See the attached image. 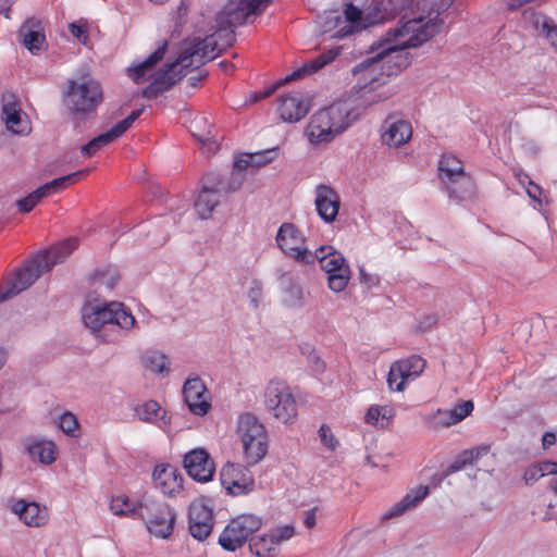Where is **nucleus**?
<instances>
[{"instance_id":"f257e3e1","label":"nucleus","mask_w":557,"mask_h":557,"mask_svg":"<svg viewBox=\"0 0 557 557\" xmlns=\"http://www.w3.org/2000/svg\"><path fill=\"white\" fill-rule=\"evenodd\" d=\"M454 0H419L412 17L401 26L389 29L384 38L385 47L376 53L388 75L406 69L411 57L406 50L418 48L441 33L444 21L440 17Z\"/></svg>"},{"instance_id":"f03ea898","label":"nucleus","mask_w":557,"mask_h":557,"mask_svg":"<svg viewBox=\"0 0 557 557\" xmlns=\"http://www.w3.org/2000/svg\"><path fill=\"white\" fill-rule=\"evenodd\" d=\"M272 0H228L216 15L218 29L211 36L194 40L173 62L171 67L197 69L215 59L235 41L233 26L243 25L250 15L261 14Z\"/></svg>"},{"instance_id":"7ed1b4c3","label":"nucleus","mask_w":557,"mask_h":557,"mask_svg":"<svg viewBox=\"0 0 557 557\" xmlns=\"http://www.w3.org/2000/svg\"><path fill=\"white\" fill-rule=\"evenodd\" d=\"M82 319L85 326L106 343L117 341L124 331L133 329L136 323L134 315L117 301H88L82 308Z\"/></svg>"},{"instance_id":"20e7f679","label":"nucleus","mask_w":557,"mask_h":557,"mask_svg":"<svg viewBox=\"0 0 557 557\" xmlns=\"http://www.w3.org/2000/svg\"><path fill=\"white\" fill-rule=\"evenodd\" d=\"M383 74V65L376 54L367 57L352 67L354 86L350 90V120L358 119L369 107L385 98L376 91V87L382 84Z\"/></svg>"},{"instance_id":"39448f33","label":"nucleus","mask_w":557,"mask_h":557,"mask_svg":"<svg viewBox=\"0 0 557 557\" xmlns=\"http://www.w3.org/2000/svg\"><path fill=\"white\" fill-rule=\"evenodd\" d=\"M77 245L78 240L76 238H69L45 252L36 255L23 268L16 271L10 286L0 290V302L27 289L42 273L63 262Z\"/></svg>"},{"instance_id":"423d86ee","label":"nucleus","mask_w":557,"mask_h":557,"mask_svg":"<svg viewBox=\"0 0 557 557\" xmlns=\"http://www.w3.org/2000/svg\"><path fill=\"white\" fill-rule=\"evenodd\" d=\"M419 0H380L363 13L350 0V35L400 15L399 26L409 21Z\"/></svg>"},{"instance_id":"0eeeda50","label":"nucleus","mask_w":557,"mask_h":557,"mask_svg":"<svg viewBox=\"0 0 557 557\" xmlns=\"http://www.w3.org/2000/svg\"><path fill=\"white\" fill-rule=\"evenodd\" d=\"M348 127V104L336 102L313 114L306 128V136L311 144L331 141Z\"/></svg>"},{"instance_id":"6e6552de","label":"nucleus","mask_w":557,"mask_h":557,"mask_svg":"<svg viewBox=\"0 0 557 557\" xmlns=\"http://www.w3.org/2000/svg\"><path fill=\"white\" fill-rule=\"evenodd\" d=\"M103 101L100 84L92 78L69 79L64 91V103L70 112L79 120L88 119L97 112Z\"/></svg>"},{"instance_id":"1a4fd4ad","label":"nucleus","mask_w":557,"mask_h":557,"mask_svg":"<svg viewBox=\"0 0 557 557\" xmlns=\"http://www.w3.org/2000/svg\"><path fill=\"white\" fill-rule=\"evenodd\" d=\"M243 185V177L236 173L232 178L219 173H208L202 178V187L195 202V209L201 219L211 216L223 197L236 191Z\"/></svg>"},{"instance_id":"9d476101","label":"nucleus","mask_w":557,"mask_h":557,"mask_svg":"<svg viewBox=\"0 0 557 557\" xmlns=\"http://www.w3.org/2000/svg\"><path fill=\"white\" fill-rule=\"evenodd\" d=\"M262 401L268 413L278 422L293 424L298 416L297 401L283 379H271L264 386Z\"/></svg>"},{"instance_id":"9b49d317","label":"nucleus","mask_w":557,"mask_h":557,"mask_svg":"<svg viewBox=\"0 0 557 557\" xmlns=\"http://www.w3.org/2000/svg\"><path fill=\"white\" fill-rule=\"evenodd\" d=\"M137 517L145 521L150 533L165 539L173 532L175 516L164 503L145 495L138 502Z\"/></svg>"},{"instance_id":"f8f14e48","label":"nucleus","mask_w":557,"mask_h":557,"mask_svg":"<svg viewBox=\"0 0 557 557\" xmlns=\"http://www.w3.org/2000/svg\"><path fill=\"white\" fill-rule=\"evenodd\" d=\"M262 519L253 513H242L233 518L219 536V544L224 550L236 552L252 534L262 527Z\"/></svg>"},{"instance_id":"ddd939ff","label":"nucleus","mask_w":557,"mask_h":557,"mask_svg":"<svg viewBox=\"0 0 557 557\" xmlns=\"http://www.w3.org/2000/svg\"><path fill=\"white\" fill-rule=\"evenodd\" d=\"M280 249L296 261L310 264L314 262L313 252L305 246V238L292 223H283L276 234Z\"/></svg>"},{"instance_id":"4468645a","label":"nucleus","mask_w":557,"mask_h":557,"mask_svg":"<svg viewBox=\"0 0 557 557\" xmlns=\"http://www.w3.org/2000/svg\"><path fill=\"white\" fill-rule=\"evenodd\" d=\"M295 535L292 524L270 529L267 533L252 536L249 542L250 552L257 557H275L282 543Z\"/></svg>"},{"instance_id":"2eb2a0df","label":"nucleus","mask_w":557,"mask_h":557,"mask_svg":"<svg viewBox=\"0 0 557 557\" xmlns=\"http://www.w3.org/2000/svg\"><path fill=\"white\" fill-rule=\"evenodd\" d=\"M214 521L213 509L206 498L200 497L191 502L188 510V529L194 539L205 541L211 534Z\"/></svg>"},{"instance_id":"dca6fc26","label":"nucleus","mask_w":557,"mask_h":557,"mask_svg":"<svg viewBox=\"0 0 557 557\" xmlns=\"http://www.w3.org/2000/svg\"><path fill=\"white\" fill-rule=\"evenodd\" d=\"M222 485L234 496L247 495L255 490V479L250 470L240 463L226 462L221 471Z\"/></svg>"},{"instance_id":"f3484780","label":"nucleus","mask_w":557,"mask_h":557,"mask_svg":"<svg viewBox=\"0 0 557 557\" xmlns=\"http://www.w3.org/2000/svg\"><path fill=\"white\" fill-rule=\"evenodd\" d=\"M187 474L198 482H209L215 472V465L205 448H194L184 456Z\"/></svg>"},{"instance_id":"a211bd4d","label":"nucleus","mask_w":557,"mask_h":557,"mask_svg":"<svg viewBox=\"0 0 557 557\" xmlns=\"http://www.w3.org/2000/svg\"><path fill=\"white\" fill-rule=\"evenodd\" d=\"M183 395L191 413L202 417L210 410V394L199 376H191L185 381Z\"/></svg>"},{"instance_id":"6ab92c4d","label":"nucleus","mask_w":557,"mask_h":557,"mask_svg":"<svg viewBox=\"0 0 557 557\" xmlns=\"http://www.w3.org/2000/svg\"><path fill=\"white\" fill-rule=\"evenodd\" d=\"M145 108L132 111L124 120L116 123L113 127H111L108 132L100 134L92 138L88 144L82 147L81 151L84 156L91 157L102 147L108 146L112 141L120 138L132 125L133 123L141 115Z\"/></svg>"},{"instance_id":"aec40b11","label":"nucleus","mask_w":557,"mask_h":557,"mask_svg":"<svg viewBox=\"0 0 557 557\" xmlns=\"http://www.w3.org/2000/svg\"><path fill=\"white\" fill-rule=\"evenodd\" d=\"M412 137V126L409 121L396 115H388L381 127L382 143L388 148H398Z\"/></svg>"},{"instance_id":"412c9836","label":"nucleus","mask_w":557,"mask_h":557,"mask_svg":"<svg viewBox=\"0 0 557 557\" xmlns=\"http://www.w3.org/2000/svg\"><path fill=\"white\" fill-rule=\"evenodd\" d=\"M172 63L165 65L163 70H161L153 81L143 89L141 96L146 99H154L159 95L169 90L172 86L178 83L185 75L181 67H171Z\"/></svg>"},{"instance_id":"4be33fe9","label":"nucleus","mask_w":557,"mask_h":557,"mask_svg":"<svg viewBox=\"0 0 557 557\" xmlns=\"http://www.w3.org/2000/svg\"><path fill=\"white\" fill-rule=\"evenodd\" d=\"M18 37L26 49L37 53L46 47V36L42 22L36 17L27 18L18 29Z\"/></svg>"},{"instance_id":"5701e85b","label":"nucleus","mask_w":557,"mask_h":557,"mask_svg":"<svg viewBox=\"0 0 557 557\" xmlns=\"http://www.w3.org/2000/svg\"><path fill=\"white\" fill-rule=\"evenodd\" d=\"M342 51L343 46H338L331 48L325 52H322L321 54L306 62L302 66L298 67L292 74L287 75L284 78V81L280 83V85L309 76L318 72L320 69L334 61L342 53Z\"/></svg>"},{"instance_id":"b1692460","label":"nucleus","mask_w":557,"mask_h":557,"mask_svg":"<svg viewBox=\"0 0 557 557\" xmlns=\"http://www.w3.org/2000/svg\"><path fill=\"white\" fill-rule=\"evenodd\" d=\"M280 116L285 122H298L309 112V102L300 94L282 96L278 99Z\"/></svg>"},{"instance_id":"393cba45","label":"nucleus","mask_w":557,"mask_h":557,"mask_svg":"<svg viewBox=\"0 0 557 557\" xmlns=\"http://www.w3.org/2000/svg\"><path fill=\"white\" fill-rule=\"evenodd\" d=\"M152 478L156 486L164 495H173L183 488V478L170 465H159L154 468Z\"/></svg>"},{"instance_id":"a878e982","label":"nucleus","mask_w":557,"mask_h":557,"mask_svg":"<svg viewBox=\"0 0 557 557\" xmlns=\"http://www.w3.org/2000/svg\"><path fill=\"white\" fill-rule=\"evenodd\" d=\"M12 510L29 527H42L49 519L47 507L40 506L35 502L16 500L12 506Z\"/></svg>"},{"instance_id":"bb28decb","label":"nucleus","mask_w":557,"mask_h":557,"mask_svg":"<svg viewBox=\"0 0 557 557\" xmlns=\"http://www.w3.org/2000/svg\"><path fill=\"white\" fill-rule=\"evenodd\" d=\"M320 27L323 33H331L336 27L339 29L332 35L334 38H344L348 36V2H343L342 12L338 10H329L319 16Z\"/></svg>"},{"instance_id":"cd10ccee","label":"nucleus","mask_w":557,"mask_h":557,"mask_svg":"<svg viewBox=\"0 0 557 557\" xmlns=\"http://www.w3.org/2000/svg\"><path fill=\"white\" fill-rule=\"evenodd\" d=\"M315 194L318 214L325 222L334 221L339 209V198L337 194L326 185H319Z\"/></svg>"},{"instance_id":"c85d7f7f","label":"nucleus","mask_w":557,"mask_h":557,"mask_svg":"<svg viewBox=\"0 0 557 557\" xmlns=\"http://www.w3.org/2000/svg\"><path fill=\"white\" fill-rule=\"evenodd\" d=\"M237 435L239 436L240 442L251 440L268 441L265 426L255 414L250 412L243 413L238 417Z\"/></svg>"},{"instance_id":"c756f323","label":"nucleus","mask_w":557,"mask_h":557,"mask_svg":"<svg viewBox=\"0 0 557 557\" xmlns=\"http://www.w3.org/2000/svg\"><path fill=\"white\" fill-rule=\"evenodd\" d=\"M442 184L449 198L458 202L470 199L475 193V184L472 177L466 172H462L450 178L449 182H444Z\"/></svg>"},{"instance_id":"7c9ffc66","label":"nucleus","mask_w":557,"mask_h":557,"mask_svg":"<svg viewBox=\"0 0 557 557\" xmlns=\"http://www.w3.org/2000/svg\"><path fill=\"white\" fill-rule=\"evenodd\" d=\"M25 448L33 461L51 465L57 459L58 448L52 441L41 438L27 440Z\"/></svg>"},{"instance_id":"2f4dec72","label":"nucleus","mask_w":557,"mask_h":557,"mask_svg":"<svg viewBox=\"0 0 557 557\" xmlns=\"http://www.w3.org/2000/svg\"><path fill=\"white\" fill-rule=\"evenodd\" d=\"M135 411L141 421L154 423L164 431L171 424V416L154 400H148L137 406Z\"/></svg>"},{"instance_id":"473e14b6","label":"nucleus","mask_w":557,"mask_h":557,"mask_svg":"<svg viewBox=\"0 0 557 557\" xmlns=\"http://www.w3.org/2000/svg\"><path fill=\"white\" fill-rule=\"evenodd\" d=\"M429 494V487L424 485H420L414 490H411L407 493L401 500L393 505L385 513V519H391L395 517H399L405 513L407 510L414 508L419 503H421Z\"/></svg>"},{"instance_id":"72a5a7b5","label":"nucleus","mask_w":557,"mask_h":557,"mask_svg":"<svg viewBox=\"0 0 557 557\" xmlns=\"http://www.w3.org/2000/svg\"><path fill=\"white\" fill-rule=\"evenodd\" d=\"M2 119L9 131L17 135H27L30 132V125L27 117H22V112L17 103L5 102L2 106Z\"/></svg>"},{"instance_id":"f704fd0d","label":"nucleus","mask_w":557,"mask_h":557,"mask_svg":"<svg viewBox=\"0 0 557 557\" xmlns=\"http://www.w3.org/2000/svg\"><path fill=\"white\" fill-rule=\"evenodd\" d=\"M314 261L318 260L322 270L327 274L346 271L345 258L342 252L333 249V247H320L313 252Z\"/></svg>"},{"instance_id":"c9c22d12","label":"nucleus","mask_w":557,"mask_h":557,"mask_svg":"<svg viewBox=\"0 0 557 557\" xmlns=\"http://www.w3.org/2000/svg\"><path fill=\"white\" fill-rule=\"evenodd\" d=\"M89 169L76 171L70 173L65 176L54 178L42 186L38 187L36 190L32 191V194L36 197L38 201L42 198L50 196L59 190L66 188L67 186L74 184L79 181L85 174L89 173Z\"/></svg>"},{"instance_id":"e433bc0d","label":"nucleus","mask_w":557,"mask_h":557,"mask_svg":"<svg viewBox=\"0 0 557 557\" xmlns=\"http://www.w3.org/2000/svg\"><path fill=\"white\" fill-rule=\"evenodd\" d=\"M168 44L164 41L162 46L157 48L143 62L135 64L127 69L128 76L136 83H143L148 73L152 71L153 66L163 59L166 51Z\"/></svg>"},{"instance_id":"4c0bfd02","label":"nucleus","mask_w":557,"mask_h":557,"mask_svg":"<svg viewBox=\"0 0 557 557\" xmlns=\"http://www.w3.org/2000/svg\"><path fill=\"white\" fill-rule=\"evenodd\" d=\"M245 460L248 466L259 463L267 455L269 443L268 441H246L242 442Z\"/></svg>"},{"instance_id":"58836bf2","label":"nucleus","mask_w":557,"mask_h":557,"mask_svg":"<svg viewBox=\"0 0 557 557\" xmlns=\"http://www.w3.org/2000/svg\"><path fill=\"white\" fill-rule=\"evenodd\" d=\"M465 172L462 162L453 156L444 154L438 162V177L441 183L449 182L450 178Z\"/></svg>"},{"instance_id":"ea45409f","label":"nucleus","mask_w":557,"mask_h":557,"mask_svg":"<svg viewBox=\"0 0 557 557\" xmlns=\"http://www.w3.org/2000/svg\"><path fill=\"white\" fill-rule=\"evenodd\" d=\"M547 474H557V463L545 461L539 465L528 467L523 474V481L527 485H532L541 478Z\"/></svg>"},{"instance_id":"a19ab883","label":"nucleus","mask_w":557,"mask_h":557,"mask_svg":"<svg viewBox=\"0 0 557 557\" xmlns=\"http://www.w3.org/2000/svg\"><path fill=\"white\" fill-rule=\"evenodd\" d=\"M397 366L404 372L405 377L408 380H413L417 376H419L424 368H425V360L422 359L420 356H410L407 359H403L399 361H396Z\"/></svg>"},{"instance_id":"79ce46f5","label":"nucleus","mask_w":557,"mask_h":557,"mask_svg":"<svg viewBox=\"0 0 557 557\" xmlns=\"http://www.w3.org/2000/svg\"><path fill=\"white\" fill-rule=\"evenodd\" d=\"M120 280V275L114 268H107L102 271H97L91 281L92 284L99 289L112 290Z\"/></svg>"},{"instance_id":"37998d69","label":"nucleus","mask_w":557,"mask_h":557,"mask_svg":"<svg viewBox=\"0 0 557 557\" xmlns=\"http://www.w3.org/2000/svg\"><path fill=\"white\" fill-rule=\"evenodd\" d=\"M283 302L290 308L301 307L304 304L302 287L289 280L287 285L284 287Z\"/></svg>"},{"instance_id":"c03bdc74","label":"nucleus","mask_w":557,"mask_h":557,"mask_svg":"<svg viewBox=\"0 0 557 557\" xmlns=\"http://www.w3.org/2000/svg\"><path fill=\"white\" fill-rule=\"evenodd\" d=\"M392 409L388 407L373 406L369 408L366 420L368 423L385 428L388 425V420L392 418Z\"/></svg>"},{"instance_id":"a18cd8bd","label":"nucleus","mask_w":557,"mask_h":557,"mask_svg":"<svg viewBox=\"0 0 557 557\" xmlns=\"http://www.w3.org/2000/svg\"><path fill=\"white\" fill-rule=\"evenodd\" d=\"M473 410V403L471 400H462L448 409L449 421L444 422L446 425H454L462 421L465 418L471 414Z\"/></svg>"},{"instance_id":"49530a36","label":"nucleus","mask_w":557,"mask_h":557,"mask_svg":"<svg viewBox=\"0 0 557 557\" xmlns=\"http://www.w3.org/2000/svg\"><path fill=\"white\" fill-rule=\"evenodd\" d=\"M110 509L117 516L132 513L137 517L138 504L134 505L127 497L116 496L111 499Z\"/></svg>"},{"instance_id":"de8ad7c7","label":"nucleus","mask_w":557,"mask_h":557,"mask_svg":"<svg viewBox=\"0 0 557 557\" xmlns=\"http://www.w3.org/2000/svg\"><path fill=\"white\" fill-rule=\"evenodd\" d=\"M262 157H263L262 153H247L240 158H237L234 162L233 171L230 173L228 176H225V178H232L236 173H238L243 177V182H244L246 178L244 171L250 166H253L255 159L262 158Z\"/></svg>"},{"instance_id":"09e8293b","label":"nucleus","mask_w":557,"mask_h":557,"mask_svg":"<svg viewBox=\"0 0 557 557\" xmlns=\"http://www.w3.org/2000/svg\"><path fill=\"white\" fill-rule=\"evenodd\" d=\"M407 379L404 375V372L399 369L396 362L391 366L388 375H387V384L392 391L401 392L405 389V384Z\"/></svg>"},{"instance_id":"8fccbe9b","label":"nucleus","mask_w":557,"mask_h":557,"mask_svg":"<svg viewBox=\"0 0 557 557\" xmlns=\"http://www.w3.org/2000/svg\"><path fill=\"white\" fill-rule=\"evenodd\" d=\"M145 367L153 373L168 371L166 356L160 352H152L145 358Z\"/></svg>"},{"instance_id":"3c124183","label":"nucleus","mask_w":557,"mask_h":557,"mask_svg":"<svg viewBox=\"0 0 557 557\" xmlns=\"http://www.w3.org/2000/svg\"><path fill=\"white\" fill-rule=\"evenodd\" d=\"M329 287L334 293H341L348 286V268L346 271L329 274Z\"/></svg>"},{"instance_id":"603ef678","label":"nucleus","mask_w":557,"mask_h":557,"mask_svg":"<svg viewBox=\"0 0 557 557\" xmlns=\"http://www.w3.org/2000/svg\"><path fill=\"white\" fill-rule=\"evenodd\" d=\"M301 352L307 355V360L310 369L315 373H322L325 369L324 361L320 358V356L315 352V350L310 346L306 345L301 348Z\"/></svg>"},{"instance_id":"864d4df0","label":"nucleus","mask_w":557,"mask_h":557,"mask_svg":"<svg viewBox=\"0 0 557 557\" xmlns=\"http://www.w3.org/2000/svg\"><path fill=\"white\" fill-rule=\"evenodd\" d=\"M59 425L61 430L70 435V436H76L78 432V422L76 417L71 412H64L60 417Z\"/></svg>"},{"instance_id":"5fc2aeb1","label":"nucleus","mask_w":557,"mask_h":557,"mask_svg":"<svg viewBox=\"0 0 557 557\" xmlns=\"http://www.w3.org/2000/svg\"><path fill=\"white\" fill-rule=\"evenodd\" d=\"M380 281V276L377 274L369 273L366 271L364 267H359V282L364 288L371 289L376 287L379 286Z\"/></svg>"},{"instance_id":"6e6d98bb","label":"nucleus","mask_w":557,"mask_h":557,"mask_svg":"<svg viewBox=\"0 0 557 557\" xmlns=\"http://www.w3.org/2000/svg\"><path fill=\"white\" fill-rule=\"evenodd\" d=\"M319 436H320V440L322 442V444L329 448L330 450H335L336 446H337V441L335 440L331 429L325 425V424H322L319 429Z\"/></svg>"},{"instance_id":"4d7b16f0","label":"nucleus","mask_w":557,"mask_h":557,"mask_svg":"<svg viewBox=\"0 0 557 557\" xmlns=\"http://www.w3.org/2000/svg\"><path fill=\"white\" fill-rule=\"evenodd\" d=\"M529 22L535 29L542 33L550 25L553 20L542 13L532 12L529 15Z\"/></svg>"},{"instance_id":"13d9d810","label":"nucleus","mask_w":557,"mask_h":557,"mask_svg":"<svg viewBox=\"0 0 557 557\" xmlns=\"http://www.w3.org/2000/svg\"><path fill=\"white\" fill-rule=\"evenodd\" d=\"M70 33L74 36L81 44L86 45L88 41V29L85 24H76L71 23L69 25Z\"/></svg>"},{"instance_id":"bf43d9fd","label":"nucleus","mask_w":557,"mask_h":557,"mask_svg":"<svg viewBox=\"0 0 557 557\" xmlns=\"http://www.w3.org/2000/svg\"><path fill=\"white\" fill-rule=\"evenodd\" d=\"M261 297H262V284L259 281L253 280L251 282V286L248 289V298L250 299V301L255 308L259 307Z\"/></svg>"},{"instance_id":"052dcab7","label":"nucleus","mask_w":557,"mask_h":557,"mask_svg":"<svg viewBox=\"0 0 557 557\" xmlns=\"http://www.w3.org/2000/svg\"><path fill=\"white\" fill-rule=\"evenodd\" d=\"M38 202L36 197L30 193L26 197L18 199L16 206L21 212L27 213L30 212Z\"/></svg>"},{"instance_id":"680f3d73","label":"nucleus","mask_w":557,"mask_h":557,"mask_svg":"<svg viewBox=\"0 0 557 557\" xmlns=\"http://www.w3.org/2000/svg\"><path fill=\"white\" fill-rule=\"evenodd\" d=\"M542 34L553 47L557 48V26L555 25L554 21L547 28L542 32Z\"/></svg>"},{"instance_id":"e2e57ef3","label":"nucleus","mask_w":557,"mask_h":557,"mask_svg":"<svg viewBox=\"0 0 557 557\" xmlns=\"http://www.w3.org/2000/svg\"><path fill=\"white\" fill-rule=\"evenodd\" d=\"M529 186L527 187V194L530 198L541 203V195L543 193L542 188L535 184L534 182H528Z\"/></svg>"},{"instance_id":"0e129e2a","label":"nucleus","mask_w":557,"mask_h":557,"mask_svg":"<svg viewBox=\"0 0 557 557\" xmlns=\"http://www.w3.org/2000/svg\"><path fill=\"white\" fill-rule=\"evenodd\" d=\"M263 154L262 158H257L253 161V166H262L268 162L272 161L276 157V150H267L261 152Z\"/></svg>"},{"instance_id":"69168bd1","label":"nucleus","mask_w":557,"mask_h":557,"mask_svg":"<svg viewBox=\"0 0 557 557\" xmlns=\"http://www.w3.org/2000/svg\"><path fill=\"white\" fill-rule=\"evenodd\" d=\"M447 421H449L448 409H438L435 416L436 424L442 428H448L449 425L444 424Z\"/></svg>"},{"instance_id":"338daca9","label":"nucleus","mask_w":557,"mask_h":557,"mask_svg":"<svg viewBox=\"0 0 557 557\" xmlns=\"http://www.w3.org/2000/svg\"><path fill=\"white\" fill-rule=\"evenodd\" d=\"M304 523L308 529H312L315 525V509H310L305 512Z\"/></svg>"},{"instance_id":"774afa93","label":"nucleus","mask_w":557,"mask_h":557,"mask_svg":"<svg viewBox=\"0 0 557 557\" xmlns=\"http://www.w3.org/2000/svg\"><path fill=\"white\" fill-rule=\"evenodd\" d=\"M468 463L465 458H462V453L457 456V458L454 460V462L450 465L449 470L450 472H456L461 469H463Z\"/></svg>"}]
</instances>
